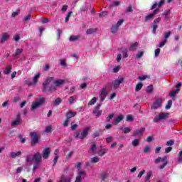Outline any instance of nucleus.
Here are the masks:
<instances>
[{
    "instance_id": "423d86ee",
    "label": "nucleus",
    "mask_w": 182,
    "mask_h": 182,
    "mask_svg": "<svg viewBox=\"0 0 182 182\" xmlns=\"http://www.w3.org/2000/svg\"><path fill=\"white\" fill-rule=\"evenodd\" d=\"M30 136L31 137V146L33 147L35 144H38L39 143V137L40 134H38L36 132H30Z\"/></svg>"
},
{
    "instance_id": "603ef678",
    "label": "nucleus",
    "mask_w": 182,
    "mask_h": 182,
    "mask_svg": "<svg viewBox=\"0 0 182 182\" xmlns=\"http://www.w3.org/2000/svg\"><path fill=\"white\" fill-rule=\"evenodd\" d=\"M44 132L45 133H50L52 132V127L51 126L46 127Z\"/></svg>"
},
{
    "instance_id": "1a4fd4ad",
    "label": "nucleus",
    "mask_w": 182,
    "mask_h": 182,
    "mask_svg": "<svg viewBox=\"0 0 182 182\" xmlns=\"http://www.w3.org/2000/svg\"><path fill=\"white\" fill-rule=\"evenodd\" d=\"M20 124H22V118L21 117V114L18 113L16 115V119L11 122V127H16V126H19Z\"/></svg>"
},
{
    "instance_id": "8fccbe9b",
    "label": "nucleus",
    "mask_w": 182,
    "mask_h": 182,
    "mask_svg": "<svg viewBox=\"0 0 182 182\" xmlns=\"http://www.w3.org/2000/svg\"><path fill=\"white\" fill-rule=\"evenodd\" d=\"M38 168H39V163L35 162L33 164V171L38 170Z\"/></svg>"
},
{
    "instance_id": "39448f33",
    "label": "nucleus",
    "mask_w": 182,
    "mask_h": 182,
    "mask_svg": "<svg viewBox=\"0 0 182 182\" xmlns=\"http://www.w3.org/2000/svg\"><path fill=\"white\" fill-rule=\"evenodd\" d=\"M160 161H161V163H163L162 165H160L159 166V168H160V170H163V168H164V167H166V166H167V164H168V161L167 160V156H164V157H158L156 159H155V164H159V163H160Z\"/></svg>"
},
{
    "instance_id": "412c9836",
    "label": "nucleus",
    "mask_w": 182,
    "mask_h": 182,
    "mask_svg": "<svg viewBox=\"0 0 182 182\" xmlns=\"http://www.w3.org/2000/svg\"><path fill=\"white\" fill-rule=\"evenodd\" d=\"M22 155V151H19L18 152H11L10 157L11 159H16V157H19Z\"/></svg>"
},
{
    "instance_id": "f03ea898",
    "label": "nucleus",
    "mask_w": 182,
    "mask_h": 182,
    "mask_svg": "<svg viewBox=\"0 0 182 182\" xmlns=\"http://www.w3.org/2000/svg\"><path fill=\"white\" fill-rule=\"evenodd\" d=\"M89 130H90V127H87L85 128L83 131L82 133H80L79 132H76L74 133V137L75 139H80V140H84L86 139V136L87 134H89Z\"/></svg>"
},
{
    "instance_id": "6ab92c4d",
    "label": "nucleus",
    "mask_w": 182,
    "mask_h": 182,
    "mask_svg": "<svg viewBox=\"0 0 182 182\" xmlns=\"http://www.w3.org/2000/svg\"><path fill=\"white\" fill-rule=\"evenodd\" d=\"M33 160L35 163H39L40 161H42V155H41V153L37 152L36 154H34Z\"/></svg>"
},
{
    "instance_id": "3c124183",
    "label": "nucleus",
    "mask_w": 182,
    "mask_h": 182,
    "mask_svg": "<svg viewBox=\"0 0 182 182\" xmlns=\"http://www.w3.org/2000/svg\"><path fill=\"white\" fill-rule=\"evenodd\" d=\"M122 55H123V58H128L129 55L127 54V49L124 48L122 50Z\"/></svg>"
},
{
    "instance_id": "a211bd4d",
    "label": "nucleus",
    "mask_w": 182,
    "mask_h": 182,
    "mask_svg": "<svg viewBox=\"0 0 182 182\" xmlns=\"http://www.w3.org/2000/svg\"><path fill=\"white\" fill-rule=\"evenodd\" d=\"M124 117L122 114H119L117 117L114 118V121L112 122V124L114 126L119 124L122 120H123Z\"/></svg>"
},
{
    "instance_id": "680f3d73",
    "label": "nucleus",
    "mask_w": 182,
    "mask_h": 182,
    "mask_svg": "<svg viewBox=\"0 0 182 182\" xmlns=\"http://www.w3.org/2000/svg\"><path fill=\"white\" fill-rule=\"evenodd\" d=\"M133 11V8L132 6H129L125 10V14H129V12H132Z\"/></svg>"
},
{
    "instance_id": "f3484780",
    "label": "nucleus",
    "mask_w": 182,
    "mask_h": 182,
    "mask_svg": "<svg viewBox=\"0 0 182 182\" xmlns=\"http://www.w3.org/2000/svg\"><path fill=\"white\" fill-rule=\"evenodd\" d=\"M65 80H56L53 81V84L55 85L56 87H59L60 86H63L65 85Z\"/></svg>"
},
{
    "instance_id": "e2e57ef3",
    "label": "nucleus",
    "mask_w": 182,
    "mask_h": 182,
    "mask_svg": "<svg viewBox=\"0 0 182 182\" xmlns=\"http://www.w3.org/2000/svg\"><path fill=\"white\" fill-rule=\"evenodd\" d=\"M123 22H124V20L121 19V20H119V21L117 23V24H116L115 26L119 28V26H120V25H122V24H123Z\"/></svg>"
},
{
    "instance_id": "de8ad7c7",
    "label": "nucleus",
    "mask_w": 182,
    "mask_h": 182,
    "mask_svg": "<svg viewBox=\"0 0 182 182\" xmlns=\"http://www.w3.org/2000/svg\"><path fill=\"white\" fill-rule=\"evenodd\" d=\"M18 14H21V10H16V11L13 12L11 16L16 18V16H18Z\"/></svg>"
},
{
    "instance_id": "4c0bfd02",
    "label": "nucleus",
    "mask_w": 182,
    "mask_h": 182,
    "mask_svg": "<svg viewBox=\"0 0 182 182\" xmlns=\"http://www.w3.org/2000/svg\"><path fill=\"white\" fill-rule=\"evenodd\" d=\"M100 161V158H99L98 156H94L93 158L91 159V163H99V161Z\"/></svg>"
},
{
    "instance_id": "c756f323",
    "label": "nucleus",
    "mask_w": 182,
    "mask_h": 182,
    "mask_svg": "<svg viewBox=\"0 0 182 182\" xmlns=\"http://www.w3.org/2000/svg\"><path fill=\"white\" fill-rule=\"evenodd\" d=\"M26 161L27 163H32L34 161V159H33V156L32 155H27L26 156Z\"/></svg>"
},
{
    "instance_id": "dca6fc26",
    "label": "nucleus",
    "mask_w": 182,
    "mask_h": 182,
    "mask_svg": "<svg viewBox=\"0 0 182 182\" xmlns=\"http://www.w3.org/2000/svg\"><path fill=\"white\" fill-rule=\"evenodd\" d=\"M101 106L102 104H98L97 107L92 111V113L96 114V117H100V116H102V111H99V109H100Z\"/></svg>"
},
{
    "instance_id": "b1692460",
    "label": "nucleus",
    "mask_w": 182,
    "mask_h": 182,
    "mask_svg": "<svg viewBox=\"0 0 182 182\" xmlns=\"http://www.w3.org/2000/svg\"><path fill=\"white\" fill-rule=\"evenodd\" d=\"M137 48H139V42H135L130 46L129 50H137Z\"/></svg>"
},
{
    "instance_id": "ea45409f",
    "label": "nucleus",
    "mask_w": 182,
    "mask_h": 182,
    "mask_svg": "<svg viewBox=\"0 0 182 182\" xmlns=\"http://www.w3.org/2000/svg\"><path fill=\"white\" fill-rule=\"evenodd\" d=\"M143 55H144V52L138 51L136 55V59H141V58L143 57Z\"/></svg>"
},
{
    "instance_id": "cd10ccee",
    "label": "nucleus",
    "mask_w": 182,
    "mask_h": 182,
    "mask_svg": "<svg viewBox=\"0 0 182 182\" xmlns=\"http://www.w3.org/2000/svg\"><path fill=\"white\" fill-rule=\"evenodd\" d=\"M97 32V28H89L86 31L87 35H92V33H95Z\"/></svg>"
},
{
    "instance_id": "ddd939ff",
    "label": "nucleus",
    "mask_w": 182,
    "mask_h": 182,
    "mask_svg": "<svg viewBox=\"0 0 182 182\" xmlns=\"http://www.w3.org/2000/svg\"><path fill=\"white\" fill-rule=\"evenodd\" d=\"M85 177H86V173L83 171H80L75 182H82V178H85Z\"/></svg>"
},
{
    "instance_id": "f704fd0d",
    "label": "nucleus",
    "mask_w": 182,
    "mask_h": 182,
    "mask_svg": "<svg viewBox=\"0 0 182 182\" xmlns=\"http://www.w3.org/2000/svg\"><path fill=\"white\" fill-rule=\"evenodd\" d=\"M164 41H167L168 38H170L171 36V31H168L166 33H164Z\"/></svg>"
},
{
    "instance_id": "5fc2aeb1",
    "label": "nucleus",
    "mask_w": 182,
    "mask_h": 182,
    "mask_svg": "<svg viewBox=\"0 0 182 182\" xmlns=\"http://www.w3.org/2000/svg\"><path fill=\"white\" fill-rule=\"evenodd\" d=\"M144 173H146V170L144 169V170L141 171L137 176L138 178H141V177L143 176V174H144Z\"/></svg>"
},
{
    "instance_id": "4d7b16f0",
    "label": "nucleus",
    "mask_w": 182,
    "mask_h": 182,
    "mask_svg": "<svg viewBox=\"0 0 182 182\" xmlns=\"http://www.w3.org/2000/svg\"><path fill=\"white\" fill-rule=\"evenodd\" d=\"M174 144V140L171 139L166 141V146H173Z\"/></svg>"
},
{
    "instance_id": "4468645a",
    "label": "nucleus",
    "mask_w": 182,
    "mask_h": 182,
    "mask_svg": "<svg viewBox=\"0 0 182 182\" xmlns=\"http://www.w3.org/2000/svg\"><path fill=\"white\" fill-rule=\"evenodd\" d=\"M146 132V128L142 127L140 129H136L134 131L132 136L136 137V136H143V134Z\"/></svg>"
},
{
    "instance_id": "13d9d810",
    "label": "nucleus",
    "mask_w": 182,
    "mask_h": 182,
    "mask_svg": "<svg viewBox=\"0 0 182 182\" xmlns=\"http://www.w3.org/2000/svg\"><path fill=\"white\" fill-rule=\"evenodd\" d=\"M107 178V173H102L101 175V180L105 181Z\"/></svg>"
},
{
    "instance_id": "2f4dec72",
    "label": "nucleus",
    "mask_w": 182,
    "mask_h": 182,
    "mask_svg": "<svg viewBox=\"0 0 182 182\" xmlns=\"http://www.w3.org/2000/svg\"><path fill=\"white\" fill-rule=\"evenodd\" d=\"M11 70H12V66L9 65L8 67L6 68L5 70L4 71V74L9 75V73H11Z\"/></svg>"
},
{
    "instance_id": "7c9ffc66",
    "label": "nucleus",
    "mask_w": 182,
    "mask_h": 182,
    "mask_svg": "<svg viewBox=\"0 0 182 182\" xmlns=\"http://www.w3.org/2000/svg\"><path fill=\"white\" fill-rule=\"evenodd\" d=\"M143 87V83L139 82L136 84V87H135V91L136 92H140L141 90V88Z\"/></svg>"
},
{
    "instance_id": "e433bc0d",
    "label": "nucleus",
    "mask_w": 182,
    "mask_h": 182,
    "mask_svg": "<svg viewBox=\"0 0 182 182\" xmlns=\"http://www.w3.org/2000/svg\"><path fill=\"white\" fill-rule=\"evenodd\" d=\"M79 39V36H71L69 38L70 42H75Z\"/></svg>"
},
{
    "instance_id": "69168bd1",
    "label": "nucleus",
    "mask_w": 182,
    "mask_h": 182,
    "mask_svg": "<svg viewBox=\"0 0 182 182\" xmlns=\"http://www.w3.org/2000/svg\"><path fill=\"white\" fill-rule=\"evenodd\" d=\"M160 48H157L155 50V58H157V56H159V55H160Z\"/></svg>"
},
{
    "instance_id": "a18cd8bd",
    "label": "nucleus",
    "mask_w": 182,
    "mask_h": 182,
    "mask_svg": "<svg viewBox=\"0 0 182 182\" xmlns=\"http://www.w3.org/2000/svg\"><path fill=\"white\" fill-rule=\"evenodd\" d=\"M121 129L123 130V133H124L125 134H127V133H130V132H132V129H130V127H125V128H121Z\"/></svg>"
},
{
    "instance_id": "72a5a7b5",
    "label": "nucleus",
    "mask_w": 182,
    "mask_h": 182,
    "mask_svg": "<svg viewBox=\"0 0 182 182\" xmlns=\"http://www.w3.org/2000/svg\"><path fill=\"white\" fill-rule=\"evenodd\" d=\"M140 143V139H135L132 141V146L134 147H137Z\"/></svg>"
},
{
    "instance_id": "338daca9",
    "label": "nucleus",
    "mask_w": 182,
    "mask_h": 182,
    "mask_svg": "<svg viewBox=\"0 0 182 182\" xmlns=\"http://www.w3.org/2000/svg\"><path fill=\"white\" fill-rule=\"evenodd\" d=\"M106 15H107V11H102V12L100 13V18H102L103 16H106Z\"/></svg>"
},
{
    "instance_id": "37998d69",
    "label": "nucleus",
    "mask_w": 182,
    "mask_h": 182,
    "mask_svg": "<svg viewBox=\"0 0 182 182\" xmlns=\"http://www.w3.org/2000/svg\"><path fill=\"white\" fill-rule=\"evenodd\" d=\"M117 29H119V27H117V26L116 25L112 26L111 28L112 33H116L117 32Z\"/></svg>"
},
{
    "instance_id": "c9c22d12",
    "label": "nucleus",
    "mask_w": 182,
    "mask_h": 182,
    "mask_svg": "<svg viewBox=\"0 0 182 182\" xmlns=\"http://www.w3.org/2000/svg\"><path fill=\"white\" fill-rule=\"evenodd\" d=\"M173 105V101L171 100H169L167 102V105L165 107V109L166 110H168V109H170L171 107V106Z\"/></svg>"
},
{
    "instance_id": "f257e3e1",
    "label": "nucleus",
    "mask_w": 182,
    "mask_h": 182,
    "mask_svg": "<svg viewBox=\"0 0 182 182\" xmlns=\"http://www.w3.org/2000/svg\"><path fill=\"white\" fill-rule=\"evenodd\" d=\"M55 80L53 77H48L43 83V92H52L56 90V87L52 85V82Z\"/></svg>"
},
{
    "instance_id": "c03bdc74",
    "label": "nucleus",
    "mask_w": 182,
    "mask_h": 182,
    "mask_svg": "<svg viewBox=\"0 0 182 182\" xmlns=\"http://www.w3.org/2000/svg\"><path fill=\"white\" fill-rule=\"evenodd\" d=\"M153 16H153L152 14L147 15V16L145 17V19H144L145 22H149V21H151V19L153 18Z\"/></svg>"
},
{
    "instance_id": "49530a36",
    "label": "nucleus",
    "mask_w": 182,
    "mask_h": 182,
    "mask_svg": "<svg viewBox=\"0 0 182 182\" xmlns=\"http://www.w3.org/2000/svg\"><path fill=\"white\" fill-rule=\"evenodd\" d=\"M120 5V1H114L109 5V8H113V6H117Z\"/></svg>"
},
{
    "instance_id": "0e129e2a",
    "label": "nucleus",
    "mask_w": 182,
    "mask_h": 182,
    "mask_svg": "<svg viewBox=\"0 0 182 182\" xmlns=\"http://www.w3.org/2000/svg\"><path fill=\"white\" fill-rule=\"evenodd\" d=\"M171 150H173V147H171V146L167 147L165 149V153L166 154L170 153V151H171Z\"/></svg>"
},
{
    "instance_id": "09e8293b",
    "label": "nucleus",
    "mask_w": 182,
    "mask_h": 182,
    "mask_svg": "<svg viewBox=\"0 0 182 182\" xmlns=\"http://www.w3.org/2000/svg\"><path fill=\"white\" fill-rule=\"evenodd\" d=\"M153 92V85H149L146 88V93H151Z\"/></svg>"
},
{
    "instance_id": "2eb2a0df",
    "label": "nucleus",
    "mask_w": 182,
    "mask_h": 182,
    "mask_svg": "<svg viewBox=\"0 0 182 182\" xmlns=\"http://www.w3.org/2000/svg\"><path fill=\"white\" fill-rule=\"evenodd\" d=\"M39 77H41V74L37 73L33 77V82H28L27 85H28V86H36V83H38V80Z\"/></svg>"
},
{
    "instance_id": "bb28decb",
    "label": "nucleus",
    "mask_w": 182,
    "mask_h": 182,
    "mask_svg": "<svg viewBox=\"0 0 182 182\" xmlns=\"http://www.w3.org/2000/svg\"><path fill=\"white\" fill-rule=\"evenodd\" d=\"M96 150H97V145H96V143H94L90 147V151L92 154H95V153H96Z\"/></svg>"
},
{
    "instance_id": "f8f14e48",
    "label": "nucleus",
    "mask_w": 182,
    "mask_h": 182,
    "mask_svg": "<svg viewBox=\"0 0 182 182\" xmlns=\"http://www.w3.org/2000/svg\"><path fill=\"white\" fill-rule=\"evenodd\" d=\"M161 21V17H158L157 18H155L154 20V22H153L152 26L151 27L152 28L153 33H156V31H157V28H159V26L157 25V23H160Z\"/></svg>"
},
{
    "instance_id": "0eeeda50",
    "label": "nucleus",
    "mask_w": 182,
    "mask_h": 182,
    "mask_svg": "<svg viewBox=\"0 0 182 182\" xmlns=\"http://www.w3.org/2000/svg\"><path fill=\"white\" fill-rule=\"evenodd\" d=\"M108 92H107V88L106 87V85H105L100 90L99 93V97L100 102H104L105 99L107 97Z\"/></svg>"
},
{
    "instance_id": "6e6d98bb",
    "label": "nucleus",
    "mask_w": 182,
    "mask_h": 182,
    "mask_svg": "<svg viewBox=\"0 0 182 182\" xmlns=\"http://www.w3.org/2000/svg\"><path fill=\"white\" fill-rule=\"evenodd\" d=\"M72 11L68 12L67 16L65 17V22H68L69 21V18H70V16H72Z\"/></svg>"
},
{
    "instance_id": "052dcab7",
    "label": "nucleus",
    "mask_w": 182,
    "mask_h": 182,
    "mask_svg": "<svg viewBox=\"0 0 182 182\" xmlns=\"http://www.w3.org/2000/svg\"><path fill=\"white\" fill-rule=\"evenodd\" d=\"M114 117V114H111L107 117V122H110Z\"/></svg>"
},
{
    "instance_id": "393cba45",
    "label": "nucleus",
    "mask_w": 182,
    "mask_h": 182,
    "mask_svg": "<svg viewBox=\"0 0 182 182\" xmlns=\"http://www.w3.org/2000/svg\"><path fill=\"white\" fill-rule=\"evenodd\" d=\"M77 100V95H73L68 99L69 105H73Z\"/></svg>"
},
{
    "instance_id": "5701e85b",
    "label": "nucleus",
    "mask_w": 182,
    "mask_h": 182,
    "mask_svg": "<svg viewBox=\"0 0 182 182\" xmlns=\"http://www.w3.org/2000/svg\"><path fill=\"white\" fill-rule=\"evenodd\" d=\"M8 39H9V35H8L7 33H4L1 36V43H5V42H6V41H8Z\"/></svg>"
},
{
    "instance_id": "7ed1b4c3",
    "label": "nucleus",
    "mask_w": 182,
    "mask_h": 182,
    "mask_svg": "<svg viewBox=\"0 0 182 182\" xmlns=\"http://www.w3.org/2000/svg\"><path fill=\"white\" fill-rule=\"evenodd\" d=\"M46 100L45 97H41V98H37L35 102H32L31 105V110H36V109H38V107H41Z\"/></svg>"
},
{
    "instance_id": "4be33fe9",
    "label": "nucleus",
    "mask_w": 182,
    "mask_h": 182,
    "mask_svg": "<svg viewBox=\"0 0 182 182\" xmlns=\"http://www.w3.org/2000/svg\"><path fill=\"white\" fill-rule=\"evenodd\" d=\"M107 151H109V149L107 148H105V149H100L98 151H97V154L98 156H100V157H103V156H105V154L106 153H107Z\"/></svg>"
},
{
    "instance_id": "79ce46f5",
    "label": "nucleus",
    "mask_w": 182,
    "mask_h": 182,
    "mask_svg": "<svg viewBox=\"0 0 182 182\" xmlns=\"http://www.w3.org/2000/svg\"><path fill=\"white\" fill-rule=\"evenodd\" d=\"M60 103H62V99L57 98L56 100H55L53 105H55V106H59Z\"/></svg>"
},
{
    "instance_id": "864d4df0",
    "label": "nucleus",
    "mask_w": 182,
    "mask_h": 182,
    "mask_svg": "<svg viewBox=\"0 0 182 182\" xmlns=\"http://www.w3.org/2000/svg\"><path fill=\"white\" fill-rule=\"evenodd\" d=\"M133 120H134V119L133 118L132 115H131V114L127 115V122H133Z\"/></svg>"
},
{
    "instance_id": "9d476101",
    "label": "nucleus",
    "mask_w": 182,
    "mask_h": 182,
    "mask_svg": "<svg viewBox=\"0 0 182 182\" xmlns=\"http://www.w3.org/2000/svg\"><path fill=\"white\" fill-rule=\"evenodd\" d=\"M124 82V79L123 77L118 78L117 80H114L112 82V85H113V89H119L120 87V85Z\"/></svg>"
},
{
    "instance_id": "473e14b6",
    "label": "nucleus",
    "mask_w": 182,
    "mask_h": 182,
    "mask_svg": "<svg viewBox=\"0 0 182 182\" xmlns=\"http://www.w3.org/2000/svg\"><path fill=\"white\" fill-rule=\"evenodd\" d=\"M22 52H23V50L22 48L16 49L15 53L13 54V56H19V55H21Z\"/></svg>"
},
{
    "instance_id": "a878e982",
    "label": "nucleus",
    "mask_w": 182,
    "mask_h": 182,
    "mask_svg": "<svg viewBox=\"0 0 182 182\" xmlns=\"http://www.w3.org/2000/svg\"><path fill=\"white\" fill-rule=\"evenodd\" d=\"M75 116H76V112L70 111L66 114V119H68V120H70V119H72V117H75Z\"/></svg>"
},
{
    "instance_id": "58836bf2",
    "label": "nucleus",
    "mask_w": 182,
    "mask_h": 182,
    "mask_svg": "<svg viewBox=\"0 0 182 182\" xmlns=\"http://www.w3.org/2000/svg\"><path fill=\"white\" fill-rule=\"evenodd\" d=\"M150 146H146L144 147V153H145V154H149V153H150Z\"/></svg>"
},
{
    "instance_id": "774afa93",
    "label": "nucleus",
    "mask_w": 182,
    "mask_h": 182,
    "mask_svg": "<svg viewBox=\"0 0 182 182\" xmlns=\"http://www.w3.org/2000/svg\"><path fill=\"white\" fill-rule=\"evenodd\" d=\"M178 161L179 163H181L182 161V151H181L180 153L178 154Z\"/></svg>"
},
{
    "instance_id": "aec40b11",
    "label": "nucleus",
    "mask_w": 182,
    "mask_h": 182,
    "mask_svg": "<svg viewBox=\"0 0 182 182\" xmlns=\"http://www.w3.org/2000/svg\"><path fill=\"white\" fill-rule=\"evenodd\" d=\"M49 154H50V148H46L43 151V159H48L49 157Z\"/></svg>"
},
{
    "instance_id": "c85d7f7f",
    "label": "nucleus",
    "mask_w": 182,
    "mask_h": 182,
    "mask_svg": "<svg viewBox=\"0 0 182 182\" xmlns=\"http://www.w3.org/2000/svg\"><path fill=\"white\" fill-rule=\"evenodd\" d=\"M178 92H180V89H176V90L172 91V92H171L169 93V96L171 97H176V95H177V93H178Z\"/></svg>"
},
{
    "instance_id": "bf43d9fd",
    "label": "nucleus",
    "mask_w": 182,
    "mask_h": 182,
    "mask_svg": "<svg viewBox=\"0 0 182 182\" xmlns=\"http://www.w3.org/2000/svg\"><path fill=\"white\" fill-rule=\"evenodd\" d=\"M166 43H167V41L166 40H164L161 42V43H159V48H163V46H164V45H166Z\"/></svg>"
},
{
    "instance_id": "a19ab883",
    "label": "nucleus",
    "mask_w": 182,
    "mask_h": 182,
    "mask_svg": "<svg viewBox=\"0 0 182 182\" xmlns=\"http://www.w3.org/2000/svg\"><path fill=\"white\" fill-rule=\"evenodd\" d=\"M96 100H97V99L96 98V97H94L88 102V106H93V105L96 103Z\"/></svg>"
},
{
    "instance_id": "9b49d317",
    "label": "nucleus",
    "mask_w": 182,
    "mask_h": 182,
    "mask_svg": "<svg viewBox=\"0 0 182 182\" xmlns=\"http://www.w3.org/2000/svg\"><path fill=\"white\" fill-rule=\"evenodd\" d=\"M163 103V100L161 98H157L155 102L152 104L151 109H159V107H161V104Z\"/></svg>"
},
{
    "instance_id": "20e7f679",
    "label": "nucleus",
    "mask_w": 182,
    "mask_h": 182,
    "mask_svg": "<svg viewBox=\"0 0 182 182\" xmlns=\"http://www.w3.org/2000/svg\"><path fill=\"white\" fill-rule=\"evenodd\" d=\"M163 5H164V0H161L159 4L155 2L151 7V11L154 10L153 13L151 14H152L153 16H154V15H157V14H159V9L161 6H163Z\"/></svg>"
},
{
    "instance_id": "6e6552de",
    "label": "nucleus",
    "mask_w": 182,
    "mask_h": 182,
    "mask_svg": "<svg viewBox=\"0 0 182 182\" xmlns=\"http://www.w3.org/2000/svg\"><path fill=\"white\" fill-rule=\"evenodd\" d=\"M168 117V113L162 112L159 114V115H156L154 118L153 122L154 123H159V122H160L161 120H164V119H167Z\"/></svg>"
}]
</instances>
